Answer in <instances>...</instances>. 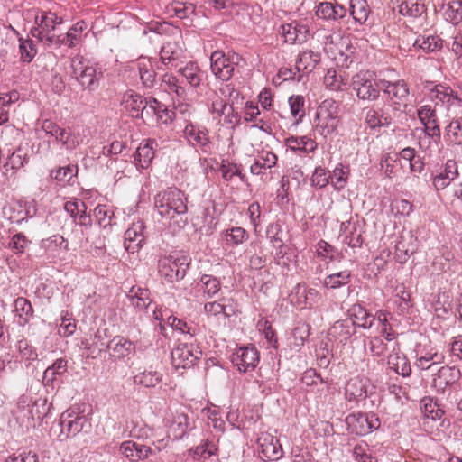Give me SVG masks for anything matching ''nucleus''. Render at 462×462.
Segmentation results:
<instances>
[{"label": "nucleus", "instance_id": "obj_11", "mask_svg": "<svg viewBox=\"0 0 462 462\" xmlns=\"http://www.w3.org/2000/svg\"><path fill=\"white\" fill-rule=\"evenodd\" d=\"M232 362L240 372L253 371L259 363V353L254 346L239 347L232 356Z\"/></svg>", "mask_w": 462, "mask_h": 462}, {"label": "nucleus", "instance_id": "obj_6", "mask_svg": "<svg viewBox=\"0 0 462 462\" xmlns=\"http://www.w3.org/2000/svg\"><path fill=\"white\" fill-rule=\"evenodd\" d=\"M71 67L73 74L79 84L88 89H94L97 86L98 76L97 69L82 57L72 59Z\"/></svg>", "mask_w": 462, "mask_h": 462}, {"label": "nucleus", "instance_id": "obj_18", "mask_svg": "<svg viewBox=\"0 0 462 462\" xmlns=\"http://www.w3.org/2000/svg\"><path fill=\"white\" fill-rule=\"evenodd\" d=\"M165 421L169 436L172 435L173 439H179L186 434L189 428V420L185 413L171 411Z\"/></svg>", "mask_w": 462, "mask_h": 462}, {"label": "nucleus", "instance_id": "obj_54", "mask_svg": "<svg viewBox=\"0 0 462 462\" xmlns=\"http://www.w3.org/2000/svg\"><path fill=\"white\" fill-rule=\"evenodd\" d=\"M42 129L51 136L54 137L56 141L60 142L62 140V137L64 136L65 133L67 132V129L61 128L56 123L51 121V120H44L42 123Z\"/></svg>", "mask_w": 462, "mask_h": 462}, {"label": "nucleus", "instance_id": "obj_14", "mask_svg": "<svg viewBox=\"0 0 462 462\" xmlns=\"http://www.w3.org/2000/svg\"><path fill=\"white\" fill-rule=\"evenodd\" d=\"M183 134L192 146L199 148L205 153L210 152L212 143L206 129L189 124L185 126Z\"/></svg>", "mask_w": 462, "mask_h": 462}, {"label": "nucleus", "instance_id": "obj_48", "mask_svg": "<svg viewBox=\"0 0 462 462\" xmlns=\"http://www.w3.org/2000/svg\"><path fill=\"white\" fill-rule=\"evenodd\" d=\"M420 408L424 416L432 420H439L444 411L439 409L437 403L430 397H424L420 402Z\"/></svg>", "mask_w": 462, "mask_h": 462}, {"label": "nucleus", "instance_id": "obj_7", "mask_svg": "<svg viewBox=\"0 0 462 462\" xmlns=\"http://www.w3.org/2000/svg\"><path fill=\"white\" fill-rule=\"evenodd\" d=\"M381 88L387 95L388 99L394 106V109L399 110L406 106L409 97V88L404 80L395 82L381 80Z\"/></svg>", "mask_w": 462, "mask_h": 462}, {"label": "nucleus", "instance_id": "obj_24", "mask_svg": "<svg viewBox=\"0 0 462 462\" xmlns=\"http://www.w3.org/2000/svg\"><path fill=\"white\" fill-rule=\"evenodd\" d=\"M418 117L421 124L424 125V130L431 132V135L438 136L439 133V126L437 122V116L434 109L430 106H422L418 109Z\"/></svg>", "mask_w": 462, "mask_h": 462}, {"label": "nucleus", "instance_id": "obj_40", "mask_svg": "<svg viewBox=\"0 0 462 462\" xmlns=\"http://www.w3.org/2000/svg\"><path fill=\"white\" fill-rule=\"evenodd\" d=\"M199 291L203 292L204 297L208 299L214 297L220 291V282L211 275H203L198 283Z\"/></svg>", "mask_w": 462, "mask_h": 462}, {"label": "nucleus", "instance_id": "obj_44", "mask_svg": "<svg viewBox=\"0 0 462 462\" xmlns=\"http://www.w3.org/2000/svg\"><path fill=\"white\" fill-rule=\"evenodd\" d=\"M129 299L132 304L139 309H145L151 304V299L147 289L133 287L129 291Z\"/></svg>", "mask_w": 462, "mask_h": 462}, {"label": "nucleus", "instance_id": "obj_35", "mask_svg": "<svg viewBox=\"0 0 462 462\" xmlns=\"http://www.w3.org/2000/svg\"><path fill=\"white\" fill-rule=\"evenodd\" d=\"M399 162H403L408 163L410 171L411 172H421L424 169V163L420 158L416 155L415 150L411 147L402 149L399 153Z\"/></svg>", "mask_w": 462, "mask_h": 462}, {"label": "nucleus", "instance_id": "obj_23", "mask_svg": "<svg viewBox=\"0 0 462 462\" xmlns=\"http://www.w3.org/2000/svg\"><path fill=\"white\" fill-rule=\"evenodd\" d=\"M432 98L443 103L447 104L448 107H461L462 106V99L457 97V94L454 93L453 89L449 87H446L443 85H438L432 90Z\"/></svg>", "mask_w": 462, "mask_h": 462}, {"label": "nucleus", "instance_id": "obj_30", "mask_svg": "<svg viewBox=\"0 0 462 462\" xmlns=\"http://www.w3.org/2000/svg\"><path fill=\"white\" fill-rule=\"evenodd\" d=\"M135 66L143 84L147 87L152 86L155 80V70L152 60L149 58L141 57L137 60Z\"/></svg>", "mask_w": 462, "mask_h": 462}, {"label": "nucleus", "instance_id": "obj_33", "mask_svg": "<svg viewBox=\"0 0 462 462\" xmlns=\"http://www.w3.org/2000/svg\"><path fill=\"white\" fill-rule=\"evenodd\" d=\"M319 61V54L312 51H302L296 61L298 72H310Z\"/></svg>", "mask_w": 462, "mask_h": 462}, {"label": "nucleus", "instance_id": "obj_16", "mask_svg": "<svg viewBox=\"0 0 462 462\" xmlns=\"http://www.w3.org/2000/svg\"><path fill=\"white\" fill-rule=\"evenodd\" d=\"M268 147L267 143L254 147L257 156L250 169L253 174L260 175L263 173V170L271 169L276 165L278 158L271 150H268Z\"/></svg>", "mask_w": 462, "mask_h": 462}, {"label": "nucleus", "instance_id": "obj_9", "mask_svg": "<svg viewBox=\"0 0 462 462\" xmlns=\"http://www.w3.org/2000/svg\"><path fill=\"white\" fill-rule=\"evenodd\" d=\"M201 354L197 350L193 344L178 343L171 351V363L176 368H189L194 365L199 358L198 355Z\"/></svg>", "mask_w": 462, "mask_h": 462}, {"label": "nucleus", "instance_id": "obj_43", "mask_svg": "<svg viewBox=\"0 0 462 462\" xmlns=\"http://www.w3.org/2000/svg\"><path fill=\"white\" fill-rule=\"evenodd\" d=\"M353 334V327L348 319L338 320L329 329V335L337 337L340 342L346 341Z\"/></svg>", "mask_w": 462, "mask_h": 462}, {"label": "nucleus", "instance_id": "obj_49", "mask_svg": "<svg viewBox=\"0 0 462 462\" xmlns=\"http://www.w3.org/2000/svg\"><path fill=\"white\" fill-rule=\"evenodd\" d=\"M365 394V388L361 379L352 378L346 385V395L349 401L363 397Z\"/></svg>", "mask_w": 462, "mask_h": 462}, {"label": "nucleus", "instance_id": "obj_27", "mask_svg": "<svg viewBox=\"0 0 462 462\" xmlns=\"http://www.w3.org/2000/svg\"><path fill=\"white\" fill-rule=\"evenodd\" d=\"M144 102L145 99L134 91H127L125 93L122 99L124 108L133 117H138L140 116L141 110L143 108Z\"/></svg>", "mask_w": 462, "mask_h": 462}, {"label": "nucleus", "instance_id": "obj_15", "mask_svg": "<svg viewBox=\"0 0 462 462\" xmlns=\"http://www.w3.org/2000/svg\"><path fill=\"white\" fill-rule=\"evenodd\" d=\"M281 31L285 42L291 44L303 43L308 40L310 35L309 26L299 22L282 24Z\"/></svg>", "mask_w": 462, "mask_h": 462}, {"label": "nucleus", "instance_id": "obj_39", "mask_svg": "<svg viewBox=\"0 0 462 462\" xmlns=\"http://www.w3.org/2000/svg\"><path fill=\"white\" fill-rule=\"evenodd\" d=\"M440 132L438 136L431 135V132L424 130L423 136L420 137L419 147L427 155L431 156L439 150Z\"/></svg>", "mask_w": 462, "mask_h": 462}, {"label": "nucleus", "instance_id": "obj_59", "mask_svg": "<svg viewBox=\"0 0 462 462\" xmlns=\"http://www.w3.org/2000/svg\"><path fill=\"white\" fill-rule=\"evenodd\" d=\"M365 122L371 128H374L376 126L388 125L390 124V120L388 117L380 116V114L374 109H369L366 112Z\"/></svg>", "mask_w": 462, "mask_h": 462}, {"label": "nucleus", "instance_id": "obj_5", "mask_svg": "<svg viewBox=\"0 0 462 462\" xmlns=\"http://www.w3.org/2000/svg\"><path fill=\"white\" fill-rule=\"evenodd\" d=\"M241 60L242 58L236 53L226 55L221 51H215L210 56V69L216 78L227 81Z\"/></svg>", "mask_w": 462, "mask_h": 462}, {"label": "nucleus", "instance_id": "obj_62", "mask_svg": "<svg viewBox=\"0 0 462 462\" xmlns=\"http://www.w3.org/2000/svg\"><path fill=\"white\" fill-rule=\"evenodd\" d=\"M162 83L168 87L170 92L175 93L178 97H182L185 95V88L179 86L177 78L172 74H164Z\"/></svg>", "mask_w": 462, "mask_h": 462}, {"label": "nucleus", "instance_id": "obj_53", "mask_svg": "<svg viewBox=\"0 0 462 462\" xmlns=\"http://www.w3.org/2000/svg\"><path fill=\"white\" fill-rule=\"evenodd\" d=\"M67 370V361L59 358L57 359L52 365L49 366L44 372V380L47 382H51L54 380L55 375L63 374Z\"/></svg>", "mask_w": 462, "mask_h": 462}, {"label": "nucleus", "instance_id": "obj_19", "mask_svg": "<svg viewBox=\"0 0 462 462\" xmlns=\"http://www.w3.org/2000/svg\"><path fill=\"white\" fill-rule=\"evenodd\" d=\"M262 454L268 459L278 460L282 457V448L278 439L268 433H262L258 438Z\"/></svg>", "mask_w": 462, "mask_h": 462}, {"label": "nucleus", "instance_id": "obj_31", "mask_svg": "<svg viewBox=\"0 0 462 462\" xmlns=\"http://www.w3.org/2000/svg\"><path fill=\"white\" fill-rule=\"evenodd\" d=\"M444 137L448 145H462V118L450 121L445 128Z\"/></svg>", "mask_w": 462, "mask_h": 462}, {"label": "nucleus", "instance_id": "obj_46", "mask_svg": "<svg viewBox=\"0 0 462 462\" xmlns=\"http://www.w3.org/2000/svg\"><path fill=\"white\" fill-rule=\"evenodd\" d=\"M350 272L346 270L332 273L325 277L324 286L328 289H337L346 285L350 282Z\"/></svg>", "mask_w": 462, "mask_h": 462}, {"label": "nucleus", "instance_id": "obj_8", "mask_svg": "<svg viewBox=\"0 0 462 462\" xmlns=\"http://www.w3.org/2000/svg\"><path fill=\"white\" fill-rule=\"evenodd\" d=\"M325 49L331 52L333 60L341 67L347 68L354 62L356 48L348 38H339L336 43L331 42Z\"/></svg>", "mask_w": 462, "mask_h": 462}, {"label": "nucleus", "instance_id": "obj_51", "mask_svg": "<svg viewBox=\"0 0 462 462\" xmlns=\"http://www.w3.org/2000/svg\"><path fill=\"white\" fill-rule=\"evenodd\" d=\"M310 327L308 324L300 323L294 329L291 334V345L296 347L301 346L310 337Z\"/></svg>", "mask_w": 462, "mask_h": 462}, {"label": "nucleus", "instance_id": "obj_41", "mask_svg": "<svg viewBox=\"0 0 462 462\" xmlns=\"http://www.w3.org/2000/svg\"><path fill=\"white\" fill-rule=\"evenodd\" d=\"M286 145L293 151H303L305 152H313L317 144L316 143L307 136H300V137H289L285 141Z\"/></svg>", "mask_w": 462, "mask_h": 462}, {"label": "nucleus", "instance_id": "obj_61", "mask_svg": "<svg viewBox=\"0 0 462 462\" xmlns=\"http://www.w3.org/2000/svg\"><path fill=\"white\" fill-rule=\"evenodd\" d=\"M169 8L170 12H173L174 14L180 19L186 18L194 11L193 5L191 4L181 2H173L171 4Z\"/></svg>", "mask_w": 462, "mask_h": 462}, {"label": "nucleus", "instance_id": "obj_26", "mask_svg": "<svg viewBox=\"0 0 462 462\" xmlns=\"http://www.w3.org/2000/svg\"><path fill=\"white\" fill-rule=\"evenodd\" d=\"M315 14L324 20H336L346 15V10L340 5H334L330 2H321L316 7Z\"/></svg>", "mask_w": 462, "mask_h": 462}, {"label": "nucleus", "instance_id": "obj_56", "mask_svg": "<svg viewBox=\"0 0 462 462\" xmlns=\"http://www.w3.org/2000/svg\"><path fill=\"white\" fill-rule=\"evenodd\" d=\"M398 166L403 167V164L398 162L396 155L392 156L388 154L382 162V169L388 178H393L396 175Z\"/></svg>", "mask_w": 462, "mask_h": 462}, {"label": "nucleus", "instance_id": "obj_3", "mask_svg": "<svg viewBox=\"0 0 462 462\" xmlns=\"http://www.w3.org/2000/svg\"><path fill=\"white\" fill-rule=\"evenodd\" d=\"M338 107L331 99L324 100L318 107L315 117V129L322 136L332 134L337 126Z\"/></svg>", "mask_w": 462, "mask_h": 462}, {"label": "nucleus", "instance_id": "obj_21", "mask_svg": "<svg viewBox=\"0 0 462 462\" xmlns=\"http://www.w3.org/2000/svg\"><path fill=\"white\" fill-rule=\"evenodd\" d=\"M416 250V238L411 233L402 235L395 246V258L404 263Z\"/></svg>", "mask_w": 462, "mask_h": 462}, {"label": "nucleus", "instance_id": "obj_1", "mask_svg": "<svg viewBox=\"0 0 462 462\" xmlns=\"http://www.w3.org/2000/svg\"><path fill=\"white\" fill-rule=\"evenodd\" d=\"M188 199L184 192L177 188H169L160 191L154 197V207L158 214L169 226L180 229L187 223Z\"/></svg>", "mask_w": 462, "mask_h": 462}, {"label": "nucleus", "instance_id": "obj_10", "mask_svg": "<svg viewBox=\"0 0 462 462\" xmlns=\"http://www.w3.org/2000/svg\"><path fill=\"white\" fill-rule=\"evenodd\" d=\"M346 424L356 435H366L380 427V420L373 413H353L346 417Z\"/></svg>", "mask_w": 462, "mask_h": 462}, {"label": "nucleus", "instance_id": "obj_17", "mask_svg": "<svg viewBox=\"0 0 462 462\" xmlns=\"http://www.w3.org/2000/svg\"><path fill=\"white\" fill-rule=\"evenodd\" d=\"M144 223L142 220L134 222L125 233V248L129 253L137 252L144 242Z\"/></svg>", "mask_w": 462, "mask_h": 462}, {"label": "nucleus", "instance_id": "obj_32", "mask_svg": "<svg viewBox=\"0 0 462 462\" xmlns=\"http://www.w3.org/2000/svg\"><path fill=\"white\" fill-rule=\"evenodd\" d=\"M204 310L208 319L216 318L217 319V327L226 326V319L229 314L226 311V307L219 301L214 300L205 303Z\"/></svg>", "mask_w": 462, "mask_h": 462}, {"label": "nucleus", "instance_id": "obj_2", "mask_svg": "<svg viewBox=\"0 0 462 462\" xmlns=\"http://www.w3.org/2000/svg\"><path fill=\"white\" fill-rule=\"evenodd\" d=\"M36 27L32 29V33L41 41H46L49 43L60 44V37L58 25L62 23V18L59 17L55 13L42 12L40 15L35 17Z\"/></svg>", "mask_w": 462, "mask_h": 462}, {"label": "nucleus", "instance_id": "obj_45", "mask_svg": "<svg viewBox=\"0 0 462 462\" xmlns=\"http://www.w3.org/2000/svg\"><path fill=\"white\" fill-rule=\"evenodd\" d=\"M162 381V374L157 371H144L134 376V383L143 387H154Z\"/></svg>", "mask_w": 462, "mask_h": 462}, {"label": "nucleus", "instance_id": "obj_12", "mask_svg": "<svg viewBox=\"0 0 462 462\" xmlns=\"http://www.w3.org/2000/svg\"><path fill=\"white\" fill-rule=\"evenodd\" d=\"M85 416L79 415V408L70 407L60 416L61 432L68 438L81 431L86 422Z\"/></svg>", "mask_w": 462, "mask_h": 462}, {"label": "nucleus", "instance_id": "obj_55", "mask_svg": "<svg viewBox=\"0 0 462 462\" xmlns=\"http://www.w3.org/2000/svg\"><path fill=\"white\" fill-rule=\"evenodd\" d=\"M329 178H331V182L335 189L340 190L346 184L347 172L344 170V167L339 164L334 169Z\"/></svg>", "mask_w": 462, "mask_h": 462}, {"label": "nucleus", "instance_id": "obj_34", "mask_svg": "<svg viewBox=\"0 0 462 462\" xmlns=\"http://www.w3.org/2000/svg\"><path fill=\"white\" fill-rule=\"evenodd\" d=\"M180 72L193 88L199 87L203 80V72L195 62L187 63L183 68L180 69Z\"/></svg>", "mask_w": 462, "mask_h": 462}, {"label": "nucleus", "instance_id": "obj_36", "mask_svg": "<svg viewBox=\"0 0 462 462\" xmlns=\"http://www.w3.org/2000/svg\"><path fill=\"white\" fill-rule=\"evenodd\" d=\"M350 316L351 319L348 320L351 321L352 327L357 325L364 328H371L373 321L375 320V318L371 319L370 314L361 305H354L350 310Z\"/></svg>", "mask_w": 462, "mask_h": 462}, {"label": "nucleus", "instance_id": "obj_50", "mask_svg": "<svg viewBox=\"0 0 462 462\" xmlns=\"http://www.w3.org/2000/svg\"><path fill=\"white\" fill-rule=\"evenodd\" d=\"M444 361V356L441 353H427L425 356L417 359L415 365L423 370H428L434 365L441 364Z\"/></svg>", "mask_w": 462, "mask_h": 462}, {"label": "nucleus", "instance_id": "obj_25", "mask_svg": "<svg viewBox=\"0 0 462 462\" xmlns=\"http://www.w3.org/2000/svg\"><path fill=\"white\" fill-rule=\"evenodd\" d=\"M296 303L301 309L311 307L319 299V293L316 289L307 288L305 285L298 284L295 288Z\"/></svg>", "mask_w": 462, "mask_h": 462}, {"label": "nucleus", "instance_id": "obj_29", "mask_svg": "<svg viewBox=\"0 0 462 462\" xmlns=\"http://www.w3.org/2000/svg\"><path fill=\"white\" fill-rule=\"evenodd\" d=\"M387 365L390 369L402 376H408L411 371L406 356L400 351H393L389 355Z\"/></svg>", "mask_w": 462, "mask_h": 462}, {"label": "nucleus", "instance_id": "obj_22", "mask_svg": "<svg viewBox=\"0 0 462 462\" xmlns=\"http://www.w3.org/2000/svg\"><path fill=\"white\" fill-rule=\"evenodd\" d=\"M107 348L112 356L119 359L129 357L135 352L134 343L120 336L111 339L107 345Z\"/></svg>", "mask_w": 462, "mask_h": 462}, {"label": "nucleus", "instance_id": "obj_20", "mask_svg": "<svg viewBox=\"0 0 462 462\" xmlns=\"http://www.w3.org/2000/svg\"><path fill=\"white\" fill-rule=\"evenodd\" d=\"M252 145L254 147L262 146L268 140L273 139V126L270 120L262 118L259 125L250 126Z\"/></svg>", "mask_w": 462, "mask_h": 462}, {"label": "nucleus", "instance_id": "obj_28", "mask_svg": "<svg viewBox=\"0 0 462 462\" xmlns=\"http://www.w3.org/2000/svg\"><path fill=\"white\" fill-rule=\"evenodd\" d=\"M155 140H147L144 144H140L136 150L135 161L143 169L147 168L154 157V147H157Z\"/></svg>", "mask_w": 462, "mask_h": 462}, {"label": "nucleus", "instance_id": "obj_63", "mask_svg": "<svg viewBox=\"0 0 462 462\" xmlns=\"http://www.w3.org/2000/svg\"><path fill=\"white\" fill-rule=\"evenodd\" d=\"M415 44L418 45L424 51L431 52L439 48H440L441 43L439 39L433 36H429L427 38L422 37L421 39H417Z\"/></svg>", "mask_w": 462, "mask_h": 462}, {"label": "nucleus", "instance_id": "obj_13", "mask_svg": "<svg viewBox=\"0 0 462 462\" xmlns=\"http://www.w3.org/2000/svg\"><path fill=\"white\" fill-rule=\"evenodd\" d=\"M159 273L168 282H174L185 276L186 265L178 259L163 257L159 261Z\"/></svg>", "mask_w": 462, "mask_h": 462}, {"label": "nucleus", "instance_id": "obj_57", "mask_svg": "<svg viewBox=\"0 0 462 462\" xmlns=\"http://www.w3.org/2000/svg\"><path fill=\"white\" fill-rule=\"evenodd\" d=\"M291 114L298 117L297 122L304 116V98L301 96H292L289 98Z\"/></svg>", "mask_w": 462, "mask_h": 462}, {"label": "nucleus", "instance_id": "obj_47", "mask_svg": "<svg viewBox=\"0 0 462 462\" xmlns=\"http://www.w3.org/2000/svg\"><path fill=\"white\" fill-rule=\"evenodd\" d=\"M350 8L356 22L363 23L367 20L370 10L365 0H350Z\"/></svg>", "mask_w": 462, "mask_h": 462}, {"label": "nucleus", "instance_id": "obj_38", "mask_svg": "<svg viewBox=\"0 0 462 462\" xmlns=\"http://www.w3.org/2000/svg\"><path fill=\"white\" fill-rule=\"evenodd\" d=\"M87 29L84 21L78 22L73 25L65 35L60 37V44H66L69 47H74L81 39L82 32Z\"/></svg>", "mask_w": 462, "mask_h": 462}, {"label": "nucleus", "instance_id": "obj_42", "mask_svg": "<svg viewBox=\"0 0 462 462\" xmlns=\"http://www.w3.org/2000/svg\"><path fill=\"white\" fill-rule=\"evenodd\" d=\"M426 11L425 5L420 0H406L399 5V13L402 15L419 17Z\"/></svg>", "mask_w": 462, "mask_h": 462}, {"label": "nucleus", "instance_id": "obj_37", "mask_svg": "<svg viewBox=\"0 0 462 462\" xmlns=\"http://www.w3.org/2000/svg\"><path fill=\"white\" fill-rule=\"evenodd\" d=\"M182 46L177 42H168L161 49L160 57L164 64H170L180 58Z\"/></svg>", "mask_w": 462, "mask_h": 462}, {"label": "nucleus", "instance_id": "obj_64", "mask_svg": "<svg viewBox=\"0 0 462 462\" xmlns=\"http://www.w3.org/2000/svg\"><path fill=\"white\" fill-rule=\"evenodd\" d=\"M77 168L75 166L60 167L51 173L52 177L60 182H69L76 174Z\"/></svg>", "mask_w": 462, "mask_h": 462}, {"label": "nucleus", "instance_id": "obj_60", "mask_svg": "<svg viewBox=\"0 0 462 462\" xmlns=\"http://www.w3.org/2000/svg\"><path fill=\"white\" fill-rule=\"evenodd\" d=\"M324 84L331 90H339L342 86L341 76H338L335 69H329L324 76Z\"/></svg>", "mask_w": 462, "mask_h": 462}, {"label": "nucleus", "instance_id": "obj_58", "mask_svg": "<svg viewBox=\"0 0 462 462\" xmlns=\"http://www.w3.org/2000/svg\"><path fill=\"white\" fill-rule=\"evenodd\" d=\"M446 15L454 23H458L461 22L462 3L457 0L449 2L446 10Z\"/></svg>", "mask_w": 462, "mask_h": 462}, {"label": "nucleus", "instance_id": "obj_52", "mask_svg": "<svg viewBox=\"0 0 462 462\" xmlns=\"http://www.w3.org/2000/svg\"><path fill=\"white\" fill-rule=\"evenodd\" d=\"M14 305L15 311L22 319V322L26 323L32 315V308L30 301L23 297H19L15 300Z\"/></svg>", "mask_w": 462, "mask_h": 462}, {"label": "nucleus", "instance_id": "obj_4", "mask_svg": "<svg viewBox=\"0 0 462 462\" xmlns=\"http://www.w3.org/2000/svg\"><path fill=\"white\" fill-rule=\"evenodd\" d=\"M352 86L356 96L363 100L374 101L380 95L381 80H375V74L370 70H361L352 78Z\"/></svg>", "mask_w": 462, "mask_h": 462}]
</instances>
